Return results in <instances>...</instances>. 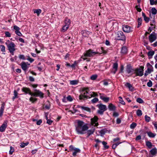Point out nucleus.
Returning <instances> with one entry per match:
<instances>
[{
    "label": "nucleus",
    "instance_id": "nucleus-1",
    "mask_svg": "<svg viewBox=\"0 0 157 157\" xmlns=\"http://www.w3.org/2000/svg\"><path fill=\"white\" fill-rule=\"evenodd\" d=\"M89 128L87 124L82 121H78L75 127V130L78 134H84L86 133Z\"/></svg>",
    "mask_w": 157,
    "mask_h": 157
},
{
    "label": "nucleus",
    "instance_id": "nucleus-2",
    "mask_svg": "<svg viewBox=\"0 0 157 157\" xmlns=\"http://www.w3.org/2000/svg\"><path fill=\"white\" fill-rule=\"evenodd\" d=\"M101 53H99L98 52H94L93 50L90 49L86 51V53L84 54V56L85 57H90L93 56L97 54H100L102 53L105 54L106 53L107 51L104 49L103 48L101 47Z\"/></svg>",
    "mask_w": 157,
    "mask_h": 157
},
{
    "label": "nucleus",
    "instance_id": "nucleus-3",
    "mask_svg": "<svg viewBox=\"0 0 157 157\" xmlns=\"http://www.w3.org/2000/svg\"><path fill=\"white\" fill-rule=\"evenodd\" d=\"M7 46L8 50L11 55L13 56L14 54V52L16 50L15 47L16 46L14 43L10 41V40H7L5 43Z\"/></svg>",
    "mask_w": 157,
    "mask_h": 157
},
{
    "label": "nucleus",
    "instance_id": "nucleus-4",
    "mask_svg": "<svg viewBox=\"0 0 157 157\" xmlns=\"http://www.w3.org/2000/svg\"><path fill=\"white\" fill-rule=\"evenodd\" d=\"M97 106L99 109L97 113L100 115H102L104 112L107 110L106 106L105 105L101 104L97 105Z\"/></svg>",
    "mask_w": 157,
    "mask_h": 157
},
{
    "label": "nucleus",
    "instance_id": "nucleus-5",
    "mask_svg": "<svg viewBox=\"0 0 157 157\" xmlns=\"http://www.w3.org/2000/svg\"><path fill=\"white\" fill-rule=\"evenodd\" d=\"M31 96L34 97H39L41 98H43L44 97V94L39 90L35 89L34 90V92L31 94Z\"/></svg>",
    "mask_w": 157,
    "mask_h": 157
},
{
    "label": "nucleus",
    "instance_id": "nucleus-6",
    "mask_svg": "<svg viewBox=\"0 0 157 157\" xmlns=\"http://www.w3.org/2000/svg\"><path fill=\"white\" fill-rule=\"evenodd\" d=\"M144 67H140L139 68L135 69L134 73L136 74V76H142L144 75Z\"/></svg>",
    "mask_w": 157,
    "mask_h": 157
},
{
    "label": "nucleus",
    "instance_id": "nucleus-7",
    "mask_svg": "<svg viewBox=\"0 0 157 157\" xmlns=\"http://www.w3.org/2000/svg\"><path fill=\"white\" fill-rule=\"evenodd\" d=\"M116 38L119 40H126L125 36L121 31H118L117 32Z\"/></svg>",
    "mask_w": 157,
    "mask_h": 157
},
{
    "label": "nucleus",
    "instance_id": "nucleus-8",
    "mask_svg": "<svg viewBox=\"0 0 157 157\" xmlns=\"http://www.w3.org/2000/svg\"><path fill=\"white\" fill-rule=\"evenodd\" d=\"M88 88H84L83 90V92H84L83 94H81L79 96V99L80 100H84L85 98H86V95L87 93Z\"/></svg>",
    "mask_w": 157,
    "mask_h": 157
},
{
    "label": "nucleus",
    "instance_id": "nucleus-9",
    "mask_svg": "<svg viewBox=\"0 0 157 157\" xmlns=\"http://www.w3.org/2000/svg\"><path fill=\"white\" fill-rule=\"evenodd\" d=\"M122 29L124 32L127 33L132 32L133 31V28L127 25H123Z\"/></svg>",
    "mask_w": 157,
    "mask_h": 157
},
{
    "label": "nucleus",
    "instance_id": "nucleus-10",
    "mask_svg": "<svg viewBox=\"0 0 157 157\" xmlns=\"http://www.w3.org/2000/svg\"><path fill=\"white\" fill-rule=\"evenodd\" d=\"M8 121L7 120L5 121L2 124L0 127V132H4L7 126Z\"/></svg>",
    "mask_w": 157,
    "mask_h": 157
},
{
    "label": "nucleus",
    "instance_id": "nucleus-11",
    "mask_svg": "<svg viewBox=\"0 0 157 157\" xmlns=\"http://www.w3.org/2000/svg\"><path fill=\"white\" fill-rule=\"evenodd\" d=\"M98 118L96 116H94L93 118L91 119V124L92 125L94 126H97L98 125Z\"/></svg>",
    "mask_w": 157,
    "mask_h": 157
},
{
    "label": "nucleus",
    "instance_id": "nucleus-12",
    "mask_svg": "<svg viewBox=\"0 0 157 157\" xmlns=\"http://www.w3.org/2000/svg\"><path fill=\"white\" fill-rule=\"evenodd\" d=\"M126 71L128 74L132 73L134 74L135 72V69H133L130 65H127L126 66Z\"/></svg>",
    "mask_w": 157,
    "mask_h": 157
},
{
    "label": "nucleus",
    "instance_id": "nucleus-13",
    "mask_svg": "<svg viewBox=\"0 0 157 157\" xmlns=\"http://www.w3.org/2000/svg\"><path fill=\"white\" fill-rule=\"evenodd\" d=\"M148 37L149 41L151 43L155 41L156 39V36L155 33H151Z\"/></svg>",
    "mask_w": 157,
    "mask_h": 157
},
{
    "label": "nucleus",
    "instance_id": "nucleus-14",
    "mask_svg": "<svg viewBox=\"0 0 157 157\" xmlns=\"http://www.w3.org/2000/svg\"><path fill=\"white\" fill-rule=\"evenodd\" d=\"M22 91L24 92L26 94H29L31 96L32 92L30 89L29 88L24 87L22 89Z\"/></svg>",
    "mask_w": 157,
    "mask_h": 157
},
{
    "label": "nucleus",
    "instance_id": "nucleus-15",
    "mask_svg": "<svg viewBox=\"0 0 157 157\" xmlns=\"http://www.w3.org/2000/svg\"><path fill=\"white\" fill-rule=\"evenodd\" d=\"M118 67V63H114L113 65L112 72L113 74H115L117 70Z\"/></svg>",
    "mask_w": 157,
    "mask_h": 157
},
{
    "label": "nucleus",
    "instance_id": "nucleus-16",
    "mask_svg": "<svg viewBox=\"0 0 157 157\" xmlns=\"http://www.w3.org/2000/svg\"><path fill=\"white\" fill-rule=\"evenodd\" d=\"M21 66L22 69L25 72L27 71L29 68L25 62H22L21 63Z\"/></svg>",
    "mask_w": 157,
    "mask_h": 157
},
{
    "label": "nucleus",
    "instance_id": "nucleus-17",
    "mask_svg": "<svg viewBox=\"0 0 157 157\" xmlns=\"http://www.w3.org/2000/svg\"><path fill=\"white\" fill-rule=\"evenodd\" d=\"M100 98L103 100L104 101L107 102L109 100V97H105L104 94H100Z\"/></svg>",
    "mask_w": 157,
    "mask_h": 157
},
{
    "label": "nucleus",
    "instance_id": "nucleus-18",
    "mask_svg": "<svg viewBox=\"0 0 157 157\" xmlns=\"http://www.w3.org/2000/svg\"><path fill=\"white\" fill-rule=\"evenodd\" d=\"M147 69L146 71H148V74H149L151 73V72L153 71V67L149 63H147Z\"/></svg>",
    "mask_w": 157,
    "mask_h": 157
},
{
    "label": "nucleus",
    "instance_id": "nucleus-19",
    "mask_svg": "<svg viewBox=\"0 0 157 157\" xmlns=\"http://www.w3.org/2000/svg\"><path fill=\"white\" fill-rule=\"evenodd\" d=\"M125 85L129 89L130 91H133L134 90V88L130 83L127 82L126 83Z\"/></svg>",
    "mask_w": 157,
    "mask_h": 157
},
{
    "label": "nucleus",
    "instance_id": "nucleus-20",
    "mask_svg": "<svg viewBox=\"0 0 157 157\" xmlns=\"http://www.w3.org/2000/svg\"><path fill=\"white\" fill-rule=\"evenodd\" d=\"M5 104L3 103L1 105V107L0 109V117H1L3 114L4 110V109Z\"/></svg>",
    "mask_w": 157,
    "mask_h": 157
},
{
    "label": "nucleus",
    "instance_id": "nucleus-21",
    "mask_svg": "<svg viewBox=\"0 0 157 157\" xmlns=\"http://www.w3.org/2000/svg\"><path fill=\"white\" fill-rule=\"evenodd\" d=\"M90 33V32L86 30H84L82 33V35L85 37H87Z\"/></svg>",
    "mask_w": 157,
    "mask_h": 157
},
{
    "label": "nucleus",
    "instance_id": "nucleus-22",
    "mask_svg": "<svg viewBox=\"0 0 157 157\" xmlns=\"http://www.w3.org/2000/svg\"><path fill=\"white\" fill-rule=\"evenodd\" d=\"M108 108L110 111H114L116 109L115 106L112 103H110L108 105Z\"/></svg>",
    "mask_w": 157,
    "mask_h": 157
},
{
    "label": "nucleus",
    "instance_id": "nucleus-23",
    "mask_svg": "<svg viewBox=\"0 0 157 157\" xmlns=\"http://www.w3.org/2000/svg\"><path fill=\"white\" fill-rule=\"evenodd\" d=\"M150 152L152 155H155L157 152V150L156 148H152L150 151Z\"/></svg>",
    "mask_w": 157,
    "mask_h": 157
},
{
    "label": "nucleus",
    "instance_id": "nucleus-24",
    "mask_svg": "<svg viewBox=\"0 0 157 157\" xmlns=\"http://www.w3.org/2000/svg\"><path fill=\"white\" fill-rule=\"evenodd\" d=\"M121 53L123 54H125L127 53V49L125 46H123L121 50Z\"/></svg>",
    "mask_w": 157,
    "mask_h": 157
},
{
    "label": "nucleus",
    "instance_id": "nucleus-25",
    "mask_svg": "<svg viewBox=\"0 0 157 157\" xmlns=\"http://www.w3.org/2000/svg\"><path fill=\"white\" fill-rule=\"evenodd\" d=\"M94 129L87 130L86 131V133H87L88 136H89L93 134L94 132Z\"/></svg>",
    "mask_w": 157,
    "mask_h": 157
},
{
    "label": "nucleus",
    "instance_id": "nucleus-26",
    "mask_svg": "<svg viewBox=\"0 0 157 157\" xmlns=\"http://www.w3.org/2000/svg\"><path fill=\"white\" fill-rule=\"evenodd\" d=\"M74 152L73 153L72 155L73 156H75L76 155V154L80 152V150L79 149L75 148L74 150L73 151Z\"/></svg>",
    "mask_w": 157,
    "mask_h": 157
},
{
    "label": "nucleus",
    "instance_id": "nucleus-27",
    "mask_svg": "<svg viewBox=\"0 0 157 157\" xmlns=\"http://www.w3.org/2000/svg\"><path fill=\"white\" fill-rule=\"evenodd\" d=\"M69 27V26L64 25L61 29V31L63 33L65 32L67 30Z\"/></svg>",
    "mask_w": 157,
    "mask_h": 157
},
{
    "label": "nucleus",
    "instance_id": "nucleus-28",
    "mask_svg": "<svg viewBox=\"0 0 157 157\" xmlns=\"http://www.w3.org/2000/svg\"><path fill=\"white\" fill-rule=\"evenodd\" d=\"M148 136L150 137L154 138L156 135L155 133H153L151 132H148L147 133Z\"/></svg>",
    "mask_w": 157,
    "mask_h": 157
},
{
    "label": "nucleus",
    "instance_id": "nucleus-29",
    "mask_svg": "<svg viewBox=\"0 0 157 157\" xmlns=\"http://www.w3.org/2000/svg\"><path fill=\"white\" fill-rule=\"evenodd\" d=\"M5 47L3 45H0V49H1V51L3 52V53L4 54H5V52H6L5 50Z\"/></svg>",
    "mask_w": 157,
    "mask_h": 157
},
{
    "label": "nucleus",
    "instance_id": "nucleus-30",
    "mask_svg": "<svg viewBox=\"0 0 157 157\" xmlns=\"http://www.w3.org/2000/svg\"><path fill=\"white\" fill-rule=\"evenodd\" d=\"M78 80H75L70 81V84L71 85H75L78 84Z\"/></svg>",
    "mask_w": 157,
    "mask_h": 157
},
{
    "label": "nucleus",
    "instance_id": "nucleus-31",
    "mask_svg": "<svg viewBox=\"0 0 157 157\" xmlns=\"http://www.w3.org/2000/svg\"><path fill=\"white\" fill-rule=\"evenodd\" d=\"M70 24V20L68 18H66L65 21V25L69 26Z\"/></svg>",
    "mask_w": 157,
    "mask_h": 157
},
{
    "label": "nucleus",
    "instance_id": "nucleus-32",
    "mask_svg": "<svg viewBox=\"0 0 157 157\" xmlns=\"http://www.w3.org/2000/svg\"><path fill=\"white\" fill-rule=\"evenodd\" d=\"M42 11L40 9H36L34 10V13H36L38 16H39L40 14L41 13Z\"/></svg>",
    "mask_w": 157,
    "mask_h": 157
},
{
    "label": "nucleus",
    "instance_id": "nucleus-33",
    "mask_svg": "<svg viewBox=\"0 0 157 157\" xmlns=\"http://www.w3.org/2000/svg\"><path fill=\"white\" fill-rule=\"evenodd\" d=\"M138 25L137 28H138L141 25L142 22V19L141 18H138L137 20Z\"/></svg>",
    "mask_w": 157,
    "mask_h": 157
},
{
    "label": "nucleus",
    "instance_id": "nucleus-34",
    "mask_svg": "<svg viewBox=\"0 0 157 157\" xmlns=\"http://www.w3.org/2000/svg\"><path fill=\"white\" fill-rule=\"evenodd\" d=\"M80 107L83 110H85L89 112H90V108L88 107H84L83 106H81Z\"/></svg>",
    "mask_w": 157,
    "mask_h": 157
},
{
    "label": "nucleus",
    "instance_id": "nucleus-35",
    "mask_svg": "<svg viewBox=\"0 0 157 157\" xmlns=\"http://www.w3.org/2000/svg\"><path fill=\"white\" fill-rule=\"evenodd\" d=\"M86 94H87L86 95V98H90L92 97V92L88 91L87 93H86Z\"/></svg>",
    "mask_w": 157,
    "mask_h": 157
},
{
    "label": "nucleus",
    "instance_id": "nucleus-36",
    "mask_svg": "<svg viewBox=\"0 0 157 157\" xmlns=\"http://www.w3.org/2000/svg\"><path fill=\"white\" fill-rule=\"evenodd\" d=\"M29 144V142H26V143H21V144L20 145V147L21 148H24L25 146H26Z\"/></svg>",
    "mask_w": 157,
    "mask_h": 157
},
{
    "label": "nucleus",
    "instance_id": "nucleus-37",
    "mask_svg": "<svg viewBox=\"0 0 157 157\" xmlns=\"http://www.w3.org/2000/svg\"><path fill=\"white\" fill-rule=\"evenodd\" d=\"M37 99L35 98L31 97L30 98L29 100L32 103H33L35 101H36L37 100Z\"/></svg>",
    "mask_w": 157,
    "mask_h": 157
},
{
    "label": "nucleus",
    "instance_id": "nucleus-38",
    "mask_svg": "<svg viewBox=\"0 0 157 157\" xmlns=\"http://www.w3.org/2000/svg\"><path fill=\"white\" fill-rule=\"evenodd\" d=\"M146 145L149 148H151L152 147V144L149 141H148L146 142Z\"/></svg>",
    "mask_w": 157,
    "mask_h": 157
},
{
    "label": "nucleus",
    "instance_id": "nucleus-39",
    "mask_svg": "<svg viewBox=\"0 0 157 157\" xmlns=\"http://www.w3.org/2000/svg\"><path fill=\"white\" fill-rule=\"evenodd\" d=\"M136 114L138 116H141L142 114L141 110L140 109L137 110L136 111Z\"/></svg>",
    "mask_w": 157,
    "mask_h": 157
},
{
    "label": "nucleus",
    "instance_id": "nucleus-40",
    "mask_svg": "<svg viewBox=\"0 0 157 157\" xmlns=\"http://www.w3.org/2000/svg\"><path fill=\"white\" fill-rule=\"evenodd\" d=\"M155 52L154 51H150L148 52L147 55L149 56H152L154 54Z\"/></svg>",
    "mask_w": 157,
    "mask_h": 157
},
{
    "label": "nucleus",
    "instance_id": "nucleus-41",
    "mask_svg": "<svg viewBox=\"0 0 157 157\" xmlns=\"http://www.w3.org/2000/svg\"><path fill=\"white\" fill-rule=\"evenodd\" d=\"M144 118L145 121L147 122H149L150 121L151 118L147 115L145 116Z\"/></svg>",
    "mask_w": 157,
    "mask_h": 157
},
{
    "label": "nucleus",
    "instance_id": "nucleus-42",
    "mask_svg": "<svg viewBox=\"0 0 157 157\" xmlns=\"http://www.w3.org/2000/svg\"><path fill=\"white\" fill-rule=\"evenodd\" d=\"M152 13V14L155 15L157 13V10L154 7L152 8L151 10Z\"/></svg>",
    "mask_w": 157,
    "mask_h": 157
},
{
    "label": "nucleus",
    "instance_id": "nucleus-43",
    "mask_svg": "<svg viewBox=\"0 0 157 157\" xmlns=\"http://www.w3.org/2000/svg\"><path fill=\"white\" fill-rule=\"evenodd\" d=\"M18 93L16 90H14V96L13 97V99L14 100L15 98H17Z\"/></svg>",
    "mask_w": 157,
    "mask_h": 157
},
{
    "label": "nucleus",
    "instance_id": "nucleus-44",
    "mask_svg": "<svg viewBox=\"0 0 157 157\" xmlns=\"http://www.w3.org/2000/svg\"><path fill=\"white\" fill-rule=\"evenodd\" d=\"M136 124L134 122L132 123L130 125V128L131 129H133L136 126Z\"/></svg>",
    "mask_w": 157,
    "mask_h": 157
},
{
    "label": "nucleus",
    "instance_id": "nucleus-45",
    "mask_svg": "<svg viewBox=\"0 0 157 157\" xmlns=\"http://www.w3.org/2000/svg\"><path fill=\"white\" fill-rule=\"evenodd\" d=\"M102 144L104 145V147L105 149H107L109 148V146H108L106 145L107 143L105 141H103L102 142Z\"/></svg>",
    "mask_w": 157,
    "mask_h": 157
},
{
    "label": "nucleus",
    "instance_id": "nucleus-46",
    "mask_svg": "<svg viewBox=\"0 0 157 157\" xmlns=\"http://www.w3.org/2000/svg\"><path fill=\"white\" fill-rule=\"evenodd\" d=\"M97 76H98L97 75H92L90 77V79H91L92 80H95L97 78Z\"/></svg>",
    "mask_w": 157,
    "mask_h": 157
},
{
    "label": "nucleus",
    "instance_id": "nucleus-47",
    "mask_svg": "<svg viewBox=\"0 0 157 157\" xmlns=\"http://www.w3.org/2000/svg\"><path fill=\"white\" fill-rule=\"evenodd\" d=\"M136 101L140 103H142L144 102L143 100L140 98H138L136 99Z\"/></svg>",
    "mask_w": 157,
    "mask_h": 157
},
{
    "label": "nucleus",
    "instance_id": "nucleus-48",
    "mask_svg": "<svg viewBox=\"0 0 157 157\" xmlns=\"http://www.w3.org/2000/svg\"><path fill=\"white\" fill-rule=\"evenodd\" d=\"M98 101V99L97 98H95L92 99L91 101V102L93 103H96Z\"/></svg>",
    "mask_w": 157,
    "mask_h": 157
},
{
    "label": "nucleus",
    "instance_id": "nucleus-49",
    "mask_svg": "<svg viewBox=\"0 0 157 157\" xmlns=\"http://www.w3.org/2000/svg\"><path fill=\"white\" fill-rule=\"evenodd\" d=\"M147 86L149 87H151L152 85V83L151 80H149L148 82L147 83Z\"/></svg>",
    "mask_w": 157,
    "mask_h": 157
},
{
    "label": "nucleus",
    "instance_id": "nucleus-50",
    "mask_svg": "<svg viewBox=\"0 0 157 157\" xmlns=\"http://www.w3.org/2000/svg\"><path fill=\"white\" fill-rule=\"evenodd\" d=\"M5 36L6 37H10L11 36V34L9 32L6 31L5 33Z\"/></svg>",
    "mask_w": 157,
    "mask_h": 157
},
{
    "label": "nucleus",
    "instance_id": "nucleus-51",
    "mask_svg": "<svg viewBox=\"0 0 157 157\" xmlns=\"http://www.w3.org/2000/svg\"><path fill=\"white\" fill-rule=\"evenodd\" d=\"M18 57L20 59H22L23 60H25L26 59L25 56L23 55H19Z\"/></svg>",
    "mask_w": 157,
    "mask_h": 157
},
{
    "label": "nucleus",
    "instance_id": "nucleus-52",
    "mask_svg": "<svg viewBox=\"0 0 157 157\" xmlns=\"http://www.w3.org/2000/svg\"><path fill=\"white\" fill-rule=\"evenodd\" d=\"M14 151V149L13 147H10V150L9 151V153L10 155L12 154L13 152Z\"/></svg>",
    "mask_w": 157,
    "mask_h": 157
},
{
    "label": "nucleus",
    "instance_id": "nucleus-53",
    "mask_svg": "<svg viewBox=\"0 0 157 157\" xmlns=\"http://www.w3.org/2000/svg\"><path fill=\"white\" fill-rule=\"evenodd\" d=\"M27 59L31 63H32L34 61V59H33L32 58H30L29 56H28V58H27Z\"/></svg>",
    "mask_w": 157,
    "mask_h": 157
},
{
    "label": "nucleus",
    "instance_id": "nucleus-54",
    "mask_svg": "<svg viewBox=\"0 0 157 157\" xmlns=\"http://www.w3.org/2000/svg\"><path fill=\"white\" fill-rule=\"evenodd\" d=\"M105 131L104 130H101L100 132V133L101 135V136H103L105 134Z\"/></svg>",
    "mask_w": 157,
    "mask_h": 157
},
{
    "label": "nucleus",
    "instance_id": "nucleus-55",
    "mask_svg": "<svg viewBox=\"0 0 157 157\" xmlns=\"http://www.w3.org/2000/svg\"><path fill=\"white\" fill-rule=\"evenodd\" d=\"M140 7V5L139 6L137 5L136 6L135 8L139 12H140L142 10L139 7Z\"/></svg>",
    "mask_w": 157,
    "mask_h": 157
},
{
    "label": "nucleus",
    "instance_id": "nucleus-56",
    "mask_svg": "<svg viewBox=\"0 0 157 157\" xmlns=\"http://www.w3.org/2000/svg\"><path fill=\"white\" fill-rule=\"evenodd\" d=\"M13 29L15 30V31H19L20 29L17 25H14L13 26Z\"/></svg>",
    "mask_w": 157,
    "mask_h": 157
},
{
    "label": "nucleus",
    "instance_id": "nucleus-57",
    "mask_svg": "<svg viewBox=\"0 0 157 157\" xmlns=\"http://www.w3.org/2000/svg\"><path fill=\"white\" fill-rule=\"evenodd\" d=\"M15 33L19 36H21L22 34L19 31H15Z\"/></svg>",
    "mask_w": 157,
    "mask_h": 157
},
{
    "label": "nucleus",
    "instance_id": "nucleus-58",
    "mask_svg": "<svg viewBox=\"0 0 157 157\" xmlns=\"http://www.w3.org/2000/svg\"><path fill=\"white\" fill-rule=\"evenodd\" d=\"M47 120V123L49 125H51L52 122V121L49 119L46 120Z\"/></svg>",
    "mask_w": 157,
    "mask_h": 157
},
{
    "label": "nucleus",
    "instance_id": "nucleus-59",
    "mask_svg": "<svg viewBox=\"0 0 157 157\" xmlns=\"http://www.w3.org/2000/svg\"><path fill=\"white\" fill-rule=\"evenodd\" d=\"M67 99L68 101H72V99L71 96L70 95L68 96L67 98Z\"/></svg>",
    "mask_w": 157,
    "mask_h": 157
},
{
    "label": "nucleus",
    "instance_id": "nucleus-60",
    "mask_svg": "<svg viewBox=\"0 0 157 157\" xmlns=\"http://www.w3.org/2000/svg\"><path fill=\"white\" fill-rule=\"evenodd\" d=\"M69 150L70 151H72L74 150V149H75V148L72 145H70L69 146Z\"/></svg>",
    "mask_w": 157,
    "mask_h": 157
},
{
    "label": "nucleus",
    "instance_id": "nucleus-61",
    "mask_svg": "<svg viewBox=\"0 0 157 157\" xmlns=\"http://www.w3.org/2000/svg\"><path fill=\"white\" fill-rule=\"evenodd\" d=\"M144 20L146 23H147L149 21V19L148 17L146 16L145 17H144Z\"/></svg>",
    "mask_w": 157,
    "mask_h": 157
},
{
    "label": "nucleus",
    "instance_id": "nucleus-62",
    "mask_svg": "<svg viewBox=\"0 0 157 157\" xmlns=\"http://www.w3.org/2000/svg\"><path fill=\"white\" fill-rule=\"evenodd\" d=\"M29 80L31 82H33L34 81V78L31 76H30L29 77Z\"/></svg>",
    "mask_w": 157,
    "mask_h": 157
},
{
    "label": "nucleus",
    "instance_id": "nucleus-63",
    "mask_svg": "<svg viewBox=\"0 0 157 157\" xmlns=\"http://www.w3.org/2000/svg\"><path fill=\"white\" fill-rule=\"evenodd\" d=\"M37 151V149H36L33 150L31 151V153L32 154H35Z\"/></svg>",
    "mask_w": 157,
    "mask_h": 157
},
{
    "label": "nucleus",
    "instance_id": "nucleus-64",
    "mask_svg": "<svg viewBox=\"0 0 157 157\" xmlns=\"http://www.w3.org/2000/svg\"><path fill=\"white\" fill-rule=\"evenodd\" d=\"M42 121L41 120H39L37 121L36 124L38 125H40L42 123Z\"/></svg>",
    "mask_w": 157,
    "mask_h": 157
}]
</instances>
